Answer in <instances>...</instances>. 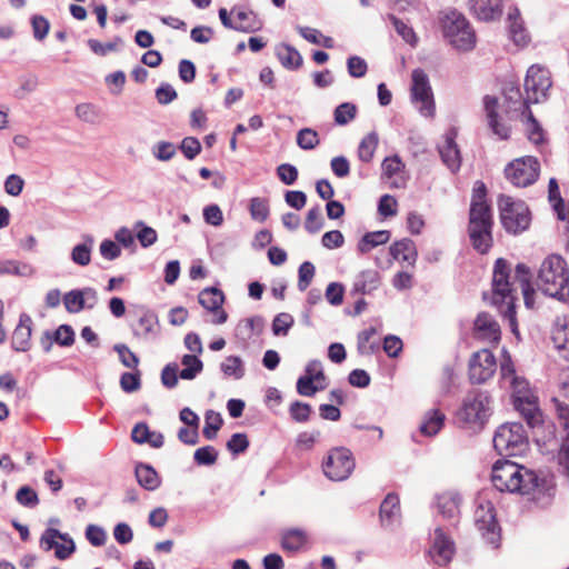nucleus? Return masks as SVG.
Listing matches in <instances>:
<instances>
[{
  "label": "nucleus",
  "instance_id": "1",
  "mask_svg": "<svg viewBox=\"0 0 569 569\" xmlns=\"http://www.w3.org/2000/svg\"><path fill=\"white\" fill-rule=\"evenodd\" d=\"M510 264L502 258H499L493 267L492 274V295L491 305H493L499 312L509 320L511 330L516 332V288L515 284H520L525 305L527 308H532L535 300V290L530 284V270L523 263H518L516 267L513 280L511 281Z\"/></svg>",
  "mask_w": 569,
  "mask_h": 569
},
{
  "label": "nucleus",
  "instance_id": "2",
  "mask_svg": "<svg viewBox=\"0 0 569 569\" xmlns=\"http://www.w3.org/2000/svg\"><path fill=\"white\" fill-rule=\"evenodd\" d=\"M491 481L501 492L529 495L538 488V476L510 460H498L492 466Z\"/></svg>",
  "mask_w": 569,
  "mask_h": 569
},
{
  "label": "nucleus",
  "instance_id": "3",
  "mask_svg": "<svg viewBox=\"0 0 569 569\" xmlns=\"http://www.w3.org/2000/svg\"><path fill=\"white\" fill-rule=\"evenodd\" d=\"M492 413V398L483 390H471L463 398L455 415L460 429L471 433L480 432Z\"/></svg>",
  "mask_w": 569,
  "mask_h": 569
},
{
  "label": "nucleus",
  "instance_id": "4",
  "mask_svg": "<svg viewBox=\"0 0 569 569\" xmlns=\"http://www.w3.org/2000/svg\"><path fill=\"white\" fill-rule=\"evenodd\" d=\"M536 282L546 296L559 300L569 297V271L563 258L558 254L548 256L539 268Z\"/></svg>",
  "mask_w": 569,
  "mask_h": 569
},
{
  "label": "nucleus",
  "instance_id": "5",
  "mask_svg": "<svg viewBox=\"0 0 569 569\" xmlns=\"http://www.w3.org/2000/svg\"><path fill=\"white\" fill-rule=\"evenodd\" d=\"M445 38L458 51H470L476 46V33L466 17L456 11L447 12L442 18Z\"/></svg>",
  "mask_w": 569,
  "mask_h": 569
},
{
  "label": "nucleus",
  "instance_id": "6",
  "mask_svg": "<svg viewBox=\"0 0 569 569\" xmlns=\"http://www.w3.org/2000/svg\"><path fill=\"white\" fill-rule=\"evenodd\" d=\"M498 206L501 223L507 232L518 234L529 228L531 216L523 201L513 200L509 196H500Z\"/></svg>",
  "mask_w": 569,
  "mask_h": 569
},
{
  "label": "nucleus",
  "instance_id": "7",
  "mask_svg": "<svg viewBox=\"0 0 569 569\" xmlns=\"http://www.w3.org/2000/svg\"><path fill=\"white\" fill-rule=\"evenodd\" d=\"M493 447L499 455L516 456L525 451L527 438L521 423L501 425L493 436Z\"/></svg>",
  "mask_w": 569,
  "mask_h": 569
},
{
  "label": "nucleus",
  "instance_id": "8",
  "mask_svg": "<svg viewBox=\"0 0 569 569\" xmlns=\"http://www.w3.org/2000/svg\"><path fill=\"white\" fill-rule=\"evenodd\" d=\"M411 78V102L421 116L432 118L436 106L428 76L423 70L415 69Z\"/></svg>",
  "mask_w": 569,
  "mask_h": 569
},
{
  "label": "nucleus",
  "instance_id": "9",
  "mask_svg": "<svg viewBox=\"0 0 569 569\" xmlns=\"http://www.w3.org/2000/svg\"><path fill=\"white\" fill-rule=\"evenodd\" d=\"M355 467L356 462L351 451L343 447L331 449L322 463L326 477L332 481L346 480Z\"/></svg>",
  "mask_w": 569,
  "mask_h": 569
},
{
  "label": "nucleus",
  "instance_id": "10",
  "mask_svg": "<svg viewBox=\"0 0 569 569\" xmlns=\"http://www.w3.org/2000/svg\"><path fill=\"white\" fill-rule=\"evenodd\" d=\"M539 171V161L531 156L516 159L505 169L507 179L516 187L532 184L538 179Z\"/></svg>",
  "mask_w": 569,
  "mask_h": 569
},
{
  "label": "nucleus",
  "instance_id": "11",
  "mask_svg": "<svg viewBox=\"0 0 569 569\" xmlns=\"http://www.w3.org/2000/svg\"><path fill=\"white\" fill-rule=\"evenodd\" d=\"M550 87L551 80L549 71L539 66H531L525 79L526 98L523 99V103L526 104V109L529 108V104L538 103L543 100Z\"/></svg>",
  "mask_w": 569,
  "mask_h": 569
},
{
  "label": "nucleus",
  "instance_id": "12",
  "mask_svg": "<svg viewBox=\"0 0 569 569\" xmlns=\"http://www.w3.org/2000/svg\"><path fill=\"white\" fill-rule=\"evenodd\" d=\"M40 547L44 551L54 549V556L59 560H66L76 551V543L68 535L58 529L48 528L40 538Z\"/></svg>",
  "mask_w": 569,
  "mask_h": 569
},
{
  "label": "nucleus",
  "instance_id": "13",
  "mask_svg": "<svg viewBox=\"0 0 569 569\" xmlns=\"http://www.w3.org/2000/svg\"><path fill=\"white\" fill-rule=\"evenodd\" d=\"M497 370V361L488 349L475 352L469 361V379L472 383H483L490 379Z\"/></svg>",
  "mask_w": 569,
  "mask_h": 569
},
{
  "label": "nucleus",
  "instance_id": "14",
  "mask_svg": "<svg viewBox=\"0 0 569 569\" xmlns=\"http://www.w3.org/2000/svg\"><path fill=\"white\" fill-rule=\"evenodd\" d=\"M475 523L483 538L493 548L499 546L500 535L496 522L493 507L490 502L480 503L475 511Z\"/></svg>",
  "mask_w": 569,
  "mask_h": 569
},
{
  "label": "nucleus",
  "instance_id": "15",
  "mask_svg": "<svg viewBox=\"0 0 569 569\" xmlns=\"http://www.w3.org/2000/svg\"><path fill=\"white\" fill-rule=\"evenodd\" d=\"M487 189L483 182L477 181L472 190L469 212V224H493L490 206L486 201Z\"/></svg>",
  "mask_w": 569,
  "mask_h": 569
},
{
  "label": "nucleus",
  "instance_id": "16",
  "mask_svg": "<svg viewBox=\"0 0 569 569\" xmlns=\"http://www.w3.org/2000/svg\"><path fill=\"white\" fill-rule=\"evenodd\" d=\"M457 136V129L450 128L443 134V141L438 146L441 161L452 173L458 172L461 167L460 149L456 142Z\"/></svg>",
  "mask_w": 569,
  "mask_h": 569
},
{
  "label": "nucleus",
  "instance_id": "17",
  "mask_svg": "<svg viewBox=\"0 0 569 569\" xmlns=\"http://www.w3.org/2000/svg\"><path fill=\"white\" fill-rule=\"evenodd\" d=\"M97 302L98 293L91 287L73 289L63 296V305L70 313H78L83 309H92Z\"/></svg>",
  "mask_w": 569,
  "mask_h": 569
},
{
  "label": "nucleus",
  "instance_id": "18",
  "mask_svg": "<svg viewBox=\"0 0 569 569\" xmlns=\"http://www.w3.org/2000/svg\"><path fill=\"white\" fill-rule=\"evenodd\" d=\"M473 333L478 340L497 343L500 340V326L488 312H480L473 323Z\"/></svg>",
  "mask_w": 569,
  "mask_h": 569
},
{
  "label": "nucleus",
  "instance_id": "19",
  "mask_svg": "<svg viewBox=\"0 0 569 569\" xmlns=\"http://www.w3.org/2000/svg\"><path fill=\"white\" fill-rule=\"evenodd\" d=\"M455 553V545L441 528H436L430 555L438 566L448 565Z\"/></svg>",
  "mask_w": 569,
  "mask_h": 569
},
{
  "label": "nucleus",
  "instance_id": "20",
  "mask_svg": "<svg viewBox=\"0 0 569 569\" xmlns=\"http://www.w3.org/2000/svg\"><path fill=\"white\" fill-rule=\"evenodd\" d=\"M199 303L208 311L216 312L213 323L221 325L227 321V312L221 309L224 301L223 292L214 287L206 288L199 293Z\"/></svg>",
  "mask_w": 569,
  "mask_h": 569
},
{
  "label": "nucleus",
  "instance_id": "21",
  "mask_svg": "<svg viewBox=\"0 0 569 569\" xmlns=\"http://www.w3.org/2000/svg\"><path fill=\"white\" fill-rule=\"evenodd\" d=\"M136 316L138 323L132 328L133 335L138 338L148 339L157 336L159 320L157 315L146 307H137Z\"/></svg>",
  "mask_w": 569,
  "mask_h": 569
},
{
  "label": "nucleus",
  "instance_id": "22",
  "mask_svg": "<svg viewBox=\"0 0 569 569\" xmlns=\"http://www.w3.org/2000/svg\"><path fill=\"white\" fill-rule=\"evenodd\" d=\"M401 510L397 495L389 493L380 505V521L385 528L392 529L400 523Z\"/></svg>",
  "mask_w": 569,
  "mask_h": 569
},
{
  "label": "nucleus",
  "instance_id": "23",
  "mask_svg": "<svg viewBox=\"0 0 569 569\" xmlns=\"http://www.w3.org/2000/svg\"><path fill=\"white\" fill-rule=\"evenodd\" d=\"M31 327V317L27 313H21L11 339V346L16 351L24 352L30 349Z\"/></svg>",
  "mask_w": 569,
  "mask_h": 569
},
{
  "label": "nucleus",
  "instance_id": "24",
  "mask_svg": "<svg viewBox=\"0 0 569 569\" xmlns=\"http://www.w3.org/2000/svg\"><path fill=\"white\" fill-rule=\"evenodd\" d=\"M471 12L482 21L498 19L502 13V0H469Z\"/></svg>",
  "mask_w": 569,
  "mask_h": 569
},
{
  "label": "nucleus",
  "instance_id": "25",
  "mask_svg": "<svg viewBox=\"0 0 569 569\" xmlns=\"http://www.w3.org/2000/svg\"><path fill=\"white\" fill-rule=\"evenodd\" d=\"M493 224H469L468 232L471 244L479 253H487L492 246Z\"/></svg>",
  "mask_w": 569,
  "mask_h": 569
},
{
  "label": "nucleus",
  "instance_id": "26",
  "mask_svg": "<svg viewBox=\"0 0 569 569\" xmlns=\"http://www.w3.org/2000/svg\"><path fill=\"white\" fill-rule=\"evenodd\" d=\"M485 110L487 113L488 124L491 128L492 132L499 139H508L510 129L505 123L499 122L497 114L498 100L495 97L486 96L483 99Z\"/></svg>",
  "mask_w": 569,
  "mask_h": 569
},
{
  "label": "nucleus",
  "instance_id": "27",
  "mask_svg": "<svg viewBox=\"0 0 569 569\" xmlns=\"http://www.w3.org/2000/svg\"><path fill=\"white\" fill-rule=\"evenodd\" d=\"M515 405L530 427L533 428L541 422V412L537 406L536 397L517 396Z\"/></svg>",
  "mask_w": 569,
  "mask_h": 569
},
{
  "label": "nucleus",
  "instance_id": "28",
  "mask_svg": "<svg viewBox=\"0 0 569 569\" xmlns=\"http://www.w3.org/2000/svg\"><path fill=\"white\" fill-rule=\"evenodd\" d=\"M445 420L446 416L440 410H428L422 418L419 430L426 437H433L442 429Z\"/></svg>",
  "mask_w": 569,
  "mask_h": 569
},
{
  "label": "nucleus",
  "instance_id": "29",
  "mask_svg": "<svg viewBox=\"0 0 569 569\" xmlns=\"http://www.w3.org/2000/svg\"><path fill=\"white\" fill-rule=\"evenodd\" d=\"M380 283L379 272L370 269L360 272L353 282L352 291L355 293L368 295L376 290Z\"/></svg>",
  "mask_w": 569,
  "mask_h": 569
},
{
  "label": "nucleus",
  "instance_id": "30",
  "mask_svg": "<svg viewBox=\"0 0 569 569\" xmlns=\"http://www.w3.org/2000/svg\"><path fill=\"white\" fill-rule=\"evenodd\" d=\"M136 478L138 483L146 490L153 491L161 485L158 472L147 463H138L136 466Z\"/></svg>",
  "mask_w": 569,
  "mask_h": 569
},
{
  "label": "nucleus",
  "instance_id": "31",
  "mask_svg": "<svg viewBox=\"0 0 569 569\" xmlns=\"http://www.w3.org/2000/svg\"><path fill=\"white\" fill-rule=\"evenodd\" d=\"M231 14L234 17L233 30L241 32H254L260 29V22L257 20L252 11L232 9Z\"/></svg>",
  "mask_w": 569,
  "mask_h": 569
},
{
  "label": "nucleus",
  "instance_id": "32",
  "mask_svg": "<svg viewBox=\"0 0 569 569\" xmlns=\"http://www.w3.org/2000/svg\"><path fill=\"white\" fill-rule=\"evenodd\" d=\"M390 254L395 260H401L409 264L415 263L417 258L415 243L412 240L407 238L396 241L390 247Z\"/></svg>",
  "mask_w": 569,
  "mask_h": 569
},
{
  "label": "nucleus",
  "instance_id": "33",
  "mask_svg": "<svg viewBox=\"0 0 569 569\" xmlns=\"http://www.w3.org/2000/svg\"><path fill=\"white\" fill-rule=\"evenodd\" d=\"M437 508L441 516L455 520L459 513V497L456 493L445 492L437 497Z\"/></svg>",
  "mask_w": 569,
  "mask_h": 569
},
{
  "label": "nucleus",
  "instance_id": "34",
  "mask_svg": "<svg viewBox=\"0 0 569 569\" xmlns=\"http://www.w3.org/2000/svg\"><path fill=\"white\" fill-rule=\"evenodd\" d=\"M276 56L280 63L289 70H295L301 67L302 57L299 51L289 44H280L276 48Z\"/></svg>",
  "mask_w": 569,
  "mask_h": 569
},
{
  "label": "nucleus",
  "instance_id": "35",
  "mask_svg": "<svg viewBox=\"0 0 569 569\" xmlns=\"http://www.w3.org/2000/svg\"><path fill=\"white\" fill-rule=\"evenodd\" d=\"M307 532L298 528L287 529L281 535V546L288 551L300 550L307 543Z\"/></svg>",
  "mask_w": 569,
  "mask_h": 569
},
{
  "label": "nucleus",
  "instance_id": "36",
  "mask_svg": "<svg viewBox=\"0 0 569 569\" xmlns=\"http://www.w3.org/2000/svg\"><path fill=\"white\" fill-rule=\"evenodd\" d=\"M17 276V277H32L34 268L18 260H0V276Z\"/></svg>",
  "mask_w": 569,
  "mask_h": 569
},
{
  "label": "nucleus",
  "instance_id": "37",
  "mask_svg": "<svg viewBox=\"0 0 569 569\" xmlns=\"http://www.w3.org/2000/svg\"><path fill=\"white\" fill-rule=\"evenodd\" d=\"M509 33L517 44H526L528 36L523 28L518 9H512L508 13Z\"/></svg>",
  "mask_w": 569,
  "mask_h": 569
},
{
  "label": "nucleus",
  "instance_id": "38",
  "mask_svg": "<svg viewBox=\"0 0 569 569\" xmlns=\"http://www.w3.org/2000/svg\"><path fill=\"white\" fill-rule=\"evenodd\" d=\"M389 239L390 232L388 230L367 232L358 242V250L361 253H367L373 248L388 242Z\"/></svg>",
  "mask_w": 569,
  "mask_h": 569
},
{
  "label": "nucleus",
  "instance_id": "39",
  "mask_svg": "<svg viewBox=\"0 0 569 569\" xmlns=\"http://www.w3.org/2000/svg\"><path fill=\"white\" fill-rule=\"evenodd\" d=\"M551 339L557 349H569V320L557 318L552 327Z\"/></svg>",
  "mask_w": 569,
  "mask_h": 569
},
{
  "label": "nucleus",
  "instance_id": "40",
  "mask_svg": "<svg viewBox=\"0 0 569 569\" xmlns=\"http://www.w3.org/2000/svg\"><path fill=\"white\" fill-rule=\"evenodd\" d=\"M183 369L179 372V377L183 380L194 379L203 369L202 361L197 355H184L181 358Z\"/></svg>",
  "mask_w": 569,
  "mask_h": 569
},
{
  "label": "nucleus",
  "instance_id": "41",
  "mask_svg": "<svg viewBox=\"0 0 569 569\" xmlns=\"http://www.w3.org/2000/svg\"><path fill=\"white\" fill-rule=\"evenodd\" d=\"M93 247V239L91 237H87V241L83 243L76 244L72 250L70 258L73 263L86 267L91 261V252Z\"/></svg>",
  "mask_w": 569,
  "mask_h": 569
},
{
  "label": "nucleus",
  "instance_id": "42",
  "mask_svg": "<svg viewBox=\"0 0 569 569\" xmlns=\"http://www.w3.org/2000/svg\"><path fill=\"white\" fill-rule=\"evenodd\" d=\"M378 142L379 138L375 131L363 137L358 147V157L360 161L370 162L372 160Z\"/></svg>",
  "mask_w": 569,
  "mask_h": 569
},
{
  "label": "nucleus",
  "instance_id": "43",
  "mask_svg": "<svg viewBox=\"0 0 569 569\" xmlns=\"http://www.w3.org/2000/svg\"><path fill=\"white\" fill-rule=\"evenodd\" d=\"M263 329V319L261 317H252L239 322L237 330L244 339H250L256 335H260Z\"/></svg>",
  "mask_w": 569,
  "mask_h": 569
},
{
  "label": "nucleus",
  "instance_id": "44",
  "mask_svg": "<svg viewBox=\"0 0 569 569\" xmlns=\"http://www.w3.org/2000/svg\"><path fill=\"white\" fill-rule=\"evenodd\" d=\"M223 420L219 412L208 410L204 416V427L202 430L203 436L208 440L216 438L218 430L221 428Z\"/></svg>",
  "mask_w": 569,
  "mask_h": 569
},
{
  "label": "nucleus",
  "instance_id": "45",
  "mask_svg": "<svg viewBox=\"0 0 569 569\" xmlns=\"http://www.w3.org/2000/svg\"><path fill=\"white\" fill-rule=\"evenodd\" d=\"M221 371L234 379H241L244 376L243 362L238 356H229L220 365Z\"/></svg>",
  "mask_w": 569,
  "mask_h": 569
},
{
  "label": "nucleus",
  "instance_id": "46",
  "mask_svg": "<svg viewBox=\"0 0 569 569\" xmlns=\"http://www.w3.org/2000/svg\"><path fill=\"white\" fill-rule=\"evenodd\" d=\"M250 217L259 222H263L269 217V202L267 199L254 197L250 199L249 203Z\"/></svg>",
  "mask_w": 569,
  "mask_h": 569
},
{
  "label": "nucleus",
  "instance_id": "47",
  "mask_svg": "<svg viewBox=\"0 0 569 569\" xmlns=\"http://www.w3.org/2000/svg\"><path fill=\"white\" fill-rule=\"evenodd\" d=\"M357 116V106L351 102L339 104L333 112L335 122L338 126H346Z\"/></svg>",
  "mask_w": 569,
  "mask_h": 569
},
{
  "label": "nucleus",
  "instance_id": "48",
  "mask_svg": "<svg viewBox=\"0 0 569 569\" xmlns=\"http://www.w3.org/2000/svg\"><path fill=\"white\" fill-rule=\"evenodd\" d=\"M323 223L325 219L320 206L310 208L306 216L305 229L309 233H317L322 229Z\"/></svg>",
  "mask_w": 569,
  "mask_h": 569
},
{
  "label": "nucleus",
  "instance_id": "49",
  "mask_svg": "<svg viewBox=\"0 0 569 569\" xmlns=\"http://www.w3.org/2000/svg\"><path fill=\"white\" fill-rule=\"evenodd\" d=\"M320 143L318 132L311 128H303L297 133V144L303 150H312Z\"/></svg>",
  "mask_w": 569,
  "mask_h": 569
},
{
  "label": "nucleus",
  "instance_id": "50",
  "mask_svg": "<svg viewBox=\"0 0 569 569\" xmlns=\"http://www.w3.org/2000/svg\"><path fill=\"white\" fill-rule=\"evenodd\" d=\"M134 229L138 230L137 239L140 242L141 247L148 248L157 242V231L153 228L146 226L143 221H137L134 224Z\"/></svg>",
  "mask_w": 569,
  "mask_h": 569
},
{
  "label": "nucleus",
  "instance_id": "51",
  "mask_svg": "<svg viewBox=\"0 0 569 569\" xmlns=\"http://www.w3.org/2000/svg\"><path fill=\"white\" fill-rule=\"evenodd\" d=\"M113 350L118 353L120 362L129 369H137L139 365L138 356L132 352L129 347L124 343H117L113 346Z\"/></svg>",
  "mask_w": 569,
  "mask_h": 569
},
{
  "label": "nucleus",
  "instance_id": "52",
  "mask_svg": "<svg viewBox=\"0 0 569 569\" xmlns=\"http://www.w3.org/2000/svg\"><path fill=\"white\" fill-rule=\"evenodd\" d=\"M326 383H317L310 377L302 376L297 381V391L303 397H312L317 391L323 390Z\"/></svg>",
  "mask_w": 569,
  "mask_h": 569
},
{
  "label": "nucleus",
  "instance_id": "53",
  "mask_svg": "<svg viewBox=\"0 0 569 569\" xmlns=\"http://www.w3.org/2000/svg\"><path fill=\"white\" fill-rule=\"evenodd\" d=\"M120 387L128 393L138 391L141 387V372L137 369L134 372H123L120 377Z\"/></svg>",
  "mask_w": 569,
  "mask_h": 569
},
{
  "label": "nucleus",
  "instance_id": "54",
  "mask_svg": "<svg viewBox=\"0 0 569 569\" xmlns=\"http://www.w3.org/2000/svg\"><path fill=\"white\" fill-rule=\"evenodd\" d=\"M179 366L176 362L166 365L161 371V382L168 388L172 389L177 387L179 377Z\"/></svg>",
  "mask_w": 569,
  "mask_h": 569
},
{
  "label": "nucleus",
  "instance_id": "55",
  "mask_svg": "<svg viewBox=\"0 0 569 569\" xmlns=\"http://www.w3.org/2000/svg\"><path fill=\"white\" fill-rule=\"evenodd\" d=\"M218 451L212 446L198 448L194 451L193 459L200 466H210L217 461Z\"/></svg>",
  "mask_w": 569,
  "mask_h": 569
},
{
  "label": "nucleus",
  "instance_id": "56",
  "mask_svg": "<svg viewBox=\"0 0 569 569\" xmlns=\"http://www.w3.org/2000/svg\"><path fill=\"white\" fill-rule=\"evenodd\" d=\"M528 111V122H527V133L528 139L535 144L542 143L545 140L543 130L538 121L533 118L530 109H526Z\"/></svg>",
  "mask_w": 569,
  "mask_h": 569
},
{
  "label": "nucleus",
  "instance_id": "57",
  "mask_svg": "<svg viewBox=\"0 0 569 569\" xmlns=\"http://www.w3.org/2000/svg\"><path fill=\"white\" fill-rule=\"evenodd\" d=\"M293 325L291 315L282 312L274 317L272 321V332L274 336H286Z\"/></svg>",
  "mask_w": 569,
  "mask_h": 569
},
{
  "label": "nucleus",
  "instance_id": "58",
  "mask_svg": "<svg viewBox=\"0 0 569 569\" xmlns=\"http://www.w3.org/2000/svg\"><path fill=\"white\" fill-rule=\"evenodd\" d=\"M76 116L88 123H96L99 120V110L92 103H80L76 107Z\"/></svg>",
  "mask_w": 569,
  "mask_h": 569
},
{
  "label": "nucleus",
  "instance_id": "59",
  "mask_svg": "<svg viewBox=\"0 0 569 569\" xmlns=\"http://www.w3.org/2000/svg\"><path fill=\"white\" fill-rule=\"evenodd\" d=\"M389 20L395 27L397 33L408 43L415 44L417 41L416 33L412 28L408 27L402 20L398 19L396 16H389Z\"/></svg>",
  "mask_w": 569,
  "mask_h": 569
},
{
  "label": "nucleus",
  "instance_id": "60",
  "mask_svg": "<svg viewBox=\"0 0 569 569\" xmlns=\"http://www.w3.org/2000/svg\"><path fill=\"white\" fill-rule=\"evenodd\" d=\"M311 411H312L311 406L306 402H301V401L292 402L289 408V413H290L291 418L297 422L308 421L310 418Z\"/></svg>",
  "mask_w": 569,
  "mask_h": 569
},
{
  "label": "nucleus",
  "instance_id": "61",
  "mask_svg": "<svg viewBox=\"0 0 569 569\" xmlns=\"http://www.w3.org/2000/svg\"><path fill=\"white\" fill-rule=\"evenodd\" d=\"M17 501L28 508H33L39 503L37 492L29 486L21 487L16 493Z\"/></svg>",
  "mask_w": 569,
  "mask_h": 569
},
{
  "label": "nucleus",
  "instance_id": "62",
  "mask_svg": "<svg viewBox=\"0 0 569 569\" xmlns=\"http://www.w3.org/2000/svg\"><path fill=\"white\" fill-rule=\"evenodd\" d=\"M152 154L160 161H169L176 154V148L171 142L160 141L152 148Z\"/></svg>",
  "mask_w": 569,
  "mask_h": 569
},
{
  "label": "nucleus",
  "instance_id": "63",
  "mask_svg": "<svg viewBox=\"0 0 569 569\" xmlns=\"http://www.w3.org/2000/svg\"><path fill=\"white\" fill-rule=\"evenodd\" d=\"M298 272V288L299 290L305 291L315 276V266L310 261H305L300 264Z\"/></svg>",
  "mask_w": 569,
  "mask_h": 569
},
{
  "label": "nucleus",
  "instance_id": "64",
  "mask_svg": "<svg viewBox=\"0 0 569 569\" xmlns=\"http://www.w3.org/2000/svg\"><path fill=\"white\" fill-rule=\"evenodd\" d=\"M347 68H348L349 74L353 78H362L367 73V70H368V66H367V62L365 61V59H362L358 56H352V57L348 58Z\"/></svg>",
  "mask_w": 569,
  "mask_h": 569
}]
</instances>
